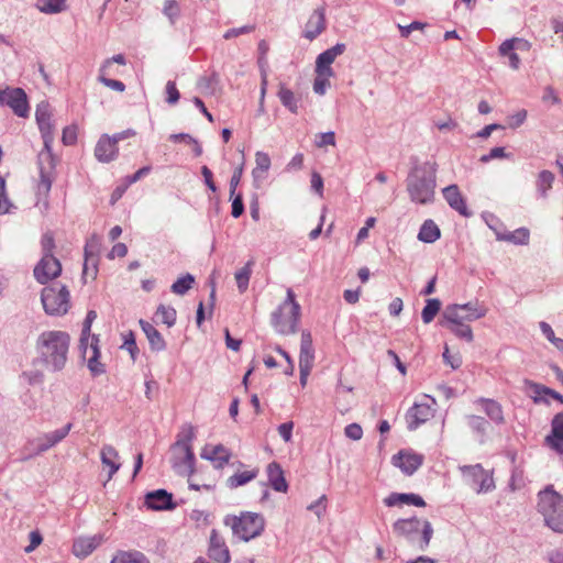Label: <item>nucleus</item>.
Here are the masks:
<instances>
[{"mask_svg":"<svg viewBox=\"0 0 563 563\" xmlns=\"http://www.w3.org/2000/svg\"><path fill=\"white\" fill-rule=\"evenodd\" d=\"M476 404H479L486 413V416L496 424H503L505 422L504 411L501 405L489 398H478Z\"/></svg>","mask_w":563,"mask_h":563,"instance_id":"29","label":"nucleus"},{"mask_svg":"<svg viewBox=\"0 0 563 563\" xmlns=\"http://www.w3.org/2000/svg\"><path fill=\"white\" fill-rule=\"evenodd\" d=\"M251 265L252 263L249 262L244 267L235 273V280L240 292H244L249 287L252 273Z\"/></svg>","mask_w":563,"mask_h":563,"instance_id":"49","label":"nucleus"},{"mask_svg":"<svg viewBox=\"0 0 563 563\" xmlns=\"http://www.w3.org/2000/svg\"><path fill=\"white\" fill-rule=\"evenodd\" d=\"M440 325L448 328L454 335L467 342L474 339L472 328L467 323H445L440 321Z\"/></svg>","mask_w":563,"mask_h":563,"instance_id":"42","label":"nucleus"},{"mask_svg":"<svg viewBox=\"0 0 563 563\" xmlns=\"http://www.w3.org/2000/svg\"><path fill=\"white\" fill-rule=\"evenodd\" d=\"M97 318V312L95 310H89L87 312L86 319L82 324L81 335L79 340V349L82 352L84 357L87 355L88 342L91 339V324Z\"/></svg>","mask_w":563,"mask_h":563,"instance_id":"37","label":"nucleus"},{"mask_svg":"<svg viewBox=\"0 0 563 563\" xmlns=\"http://www.w3.org/2000/svg\"><path fill=\"white\" fill-rule=\"evenodd\" d=\"M102 542L101 536L79 538L73 544V553L77 558H86Z\"/></svg>","mask_w":563,"mask_h":563,"instance_id":"28","label":"nucleus"},{"mask_svg":"<svg viewBox=\"0 0 563 563\" xmlns=\"http://www.w3.org/2000/svg\"><path fill=\"white\" fill-rule=\"evenodd\" d=\"M100 247L101 238L97 234H92L85 244L84 274H88L89 269H91L92 276L95 277L97 275Z\"/></svg>","mask_w":563,"mask_h":563,"instance_id":"14","label":"nucleus"},{"mask_svg":"<svg viewBox=\"0 0 563 563\" xmlns=\"http://www.w3.org/2000/svg\"><path fill=\"white\" fill-rule=\"evenodd\" d=\"M555 176L550 170H542L537 178V190L542 198H547L548 191L552 188Z\"/></svg>","mask_w":563,"mask_h":563,"instance_id":"43","label":"nucleus"},{"mask_svg":"<svg viewBox=\"0 0 563 563\" xmlns=\"http://www.w3.org/2000/svg\"><path fill=\"white\" fill-rule=\"evenodd\" d=\"M441 236L439 227L433 220H426L418 233V239L424 243H433Z\"/></svg>","mask_w":563,"mask_h":563,"instance_id":"38","label":"nucleus"},{"mask_svg":"<svg viewBox=\"0 0 563 563\" xmlns=\"http://www.w3.org/2000/svg\"><path fill=\"white\" fill-rule=\"evenodd\" d=\"M195 283V277L191 274L178 278L170 287L172 291L176 295H185Z\"/></svg>","mask_w":563,"mask_h":563,"instance_id":"47","label":"nucleus"},{"mask_svg":"<svg viewBox=\"0 0 563 563\" xmlns=\"http://www.w3.org/2000/svg\"><path fill=\"white\" fill-rule=\"evenodd\" d=\"M166 101L169 104H175L180 98V93L176 87V84L172 80L167 81L166 84Z\"/></svg>","mask_w":563,"mask_h":563,"instance_id":"59","label":"nucleus"},{"mask_svg":"<svg viewBox=\"0 0 563 563\" xmlns=\"http://www.w3.org/2000/svg\"><path fill=\"white\" fill-rule=\"evenodd\" d=\"M433 416L432 408L427 404H415L406 416L408 428L410 430L417 429L420 424L428 421Z\"/></svg>","mask_w":563,"mask_h":563,"instance_id":"20","label":"nucleus"},{"mask_svg":"<svg viewBox=\"0 0 563 563\" xmlns=\"http://www.w3.org/2000/svg\"><path fill=\"white\" fill-rule=\"evenodd\" d=\"M325 29V10L318 8L310 15L305 30V37L312 41L320 35Z\"/></svg>","mask_w":563,"mask_h":563,"instance_id":"21","label":"nucleus"},{"mask_svg":"<svg viewBox=\"0 0 563 563\" xmlns=\"http://www.w3.org/2000/svg\"><path fill=\"white\" fill-rule=\"evenodd\" d=\"M440 321L445 323H466L473 320L467 313L462 311L459 303H453L445 307Z\"/></svg>","mask_w":563,"mask_h":563,"instance_id":"32","label":"nucleus"},{"mask_svg":"<svg viewBox=\"0 0 563 563\" xmlns=\"http://www.w3.org/2000/svg\"><path fill=\"white\" fill-rule=\"evenodd\" d=\"M200 455L202 459L213 462L217 468H222L231 459L230 451L222 444L206 446Z\"/></svg>","mask_w":563,"mask_h":563,"instance_id":"23","label":"nucleus"},{"mask_svg":"<svg viewBox=\"0 0 563 563\" xmlns=\"http://www.w3.org/2000/svg\"><path fill=\"white\" fill-rule=\"evenodd\" d=\"M547 444L563 454V412L556 413L551 421V434L545 438Z\"/></svg>","mask_w":563,"mask_h":563,"instance_id":"19","label":"nucleus"},{"mask_svg":"<svg viewBox=\"0 0 563 563\" xmlns=\"http://www.w3.org/2000/svg\"><path fill=\"white\" fill-rule=\"evenodd\" d=\"M156 316L159 317L162 322L165 323L168 328L176 323L177 312L173 307L159 305L156 311Z\"/></svg>","mask_w":563,"mask_h":563,"instance_id":"50","label":"nucleus"},{"mask_svg":"<svg viewBox=\"0 0 563 563\" xmlns=\"http://www.w3.org/2000/svg\"><path fill=\"white\" fill-rule=\"evenodd\" d=\"M345 435L354 441L361 440L363 437L362 427L358 423H350L344 429Z\"/></svg>","mask_w":563,"mask_h":563,"instance_id":"58","label":"nucleus"},{"mask_svg":"<svg viewBox=\"0 0 563 563\" xmlns=\"http://www.w3.org/2000/svg\"><path fill=\"white\" fill-rule=\"evenodd\" d=\"M90 356L87 360V366L92 376H99L106 372L104 365L99 361L100 349H99V336L92 335L90 343L88 342L87 353Z\"/></svg>","mask_w":563,"mask_h":563,"instance_id":"25","label":"nucleus"},{"mask_svg":"<svg viewBox=\"0 0 563 563\" xmlns=\"http://www.w3.org/2000/svg\"><path fill=\"white\" fill-rule=\"evenodd\" d=\"M60 273L62 264L55 256H42L33 271L35 279L42 285L57 278Z\"/></svg>","mask_w":563,"mask_h":563,"instance_id":"12","label":"nucleus"},{"mask_svg":"<svg viewBox=\"0 0 563 563\" xmlns=\"http://www.w3.org/2000/svg\"><path fill=\"white\" fill-rule=\"evenodd\" d=\"M108 74H109V70H107V73H103L102 69L100 68L98 80L101 84H103L106 87H108L112 90L123 92L125 90V85L120 80L108 78L107 77Z\"/></svg>","mask_w":563,"mask_h":563,"instance_id":"54","label":"nucleus"},{"mask_svg":"<svg viewBox=\"0 0 563 563\" xmlns=\"http://www.w3.org/2000/svg\"><path fill=\"white\" fill-rule=\"evenodd\" d=\"M71 427H73L71 423H67L65 427H63L58 430L45 433L44 437H45V439H47V445L41 444V446H36L35 455L47 451L48 449L53 448L54 445L59 443L62 440H64L67 437V434L69 433Z\"/></svg>","mask_w":563,"mask_h":563,"instance_id":"33","label":"nucleus"},{"mask_svg":"<svg viewBox=\"0 0 563 563\" xmlns=\"http://www.w3.org/2000/svg\"><path fill=\"white\" fill-rule=\"evenodd\" d=\"M41 301L47 314L63 316L70 308V294L65 285L44 287L41 294Z\"/></svg>","mask_w":563,"mask_h":563,"instance_id":"9","label":"nucleus"},{"mask_svg":"<svg viewBox=\"0 0 563 563\" xmlns=\"http://www.w3.org/2000/svg\"><path fill=\"white\" fill-rule=\"evenodd\" d=\"M258 475V470L254 468L251 471H244L235 473L234 475L230 476L227 479V486L231 489L238 488L240 486H243L251 481L255 479Z\"/></svg>","mask_w":563,"mask_h":563,"instance_id":"39","label":"nucleus"},{"mask_svg":"<svg viewBox=\"0 0 563 563\" xmlns=\"http://www.w3.org/2000/svg\"><path fill=\"white\" fill-rule=\"evenodd\" d=\"M111 563H150V560L140 551H120L113 556Z\"/></svg>","mask_w":563,"mask_h":563,"instance_id":"40","label":"nucleus"},{"mask_svg":"<svg viewBox=\"0 0 563 563\" xmlns=\"http://www.w3.org/2000/svg\"><path fill=\"white\" fill-rule=\"evenodd\" d=\"M255 30V25H244V26H241V27H234V29H230L228 30L224 34H223V37L225 40H231L233 37H236L239 35H242V34H246V33H251Z\"/></svg>","mask_w":563,"mask_h":563,"instance_id":"61","label":"nucleus"},{"mask_svg":"<svg viewBox=\"0 0 563 563\" xmlns=\"http://www.w3.org/2000/svg\"><path fill=\"white\" fill-rule=\"evenodd\" d=\"M394 464L405 474L412 475L422 464L423 457L416 453L399 452L393 457Z\"/></svg>","mask_w":563,"mask_h":563,"instance_id":"22","label":"nucleus"},{"mask_svg":"<svg viewBox=\"0 0 563 563\" xmlns=\"http://www.w3.org/2000/svg\"><path fill=\"white\" fill-rule=\"evenodd\" d=\"M207 554L213 563L231 562L229 547L224 538L216 529H212L210 532Z\"/></svg>","mask_w":563,"mask_h":563,"instance_id":"13","label":"nucleus"},{"mask_svg":"<svg viewBox=\"0 0 563 563\" xmlns=\"http://www.w3.org/2000/svg\"><path fill=\"white\" fill-rule=\"evenodd\" d=\"M139 323L148 340L151 349L153 351L165 350L166 342L162 334L155 329V327L143 319H141Z\"/></svg>","mask_w":563,"mask_h":563,"instance_id":"31","label":"nucleus"},{"mask_svg":"<svg viewBox=\"0 0 563 563\" xmlns=\"http://www.w3.org/2000/svg\"><path fill=\"white\" fill-rule=\"evenodd\" d=\"M255 168L252 172L254 177V181H257L260 178H264V174H266L271 167V158L268 154L264 152H256L255 154Z\"/></svg>","mask_w":563,"mask_h":563,"instance_id":"41","label":"nucleus"},{"mask_svg":"<svg viewBox=\"0 0 563 563\" xmlns=\"http://www.w3.org/2000/svg\"><path fill=\"white\" fill-rule=\"evenodd\" d=\"M394 532L398 536L406 537L410 540L415 539V534L421 529V537L418 541V548L424 551L433 536V528L428 520H420L417 517L409 519H398L393 526Z\"/></svg>","mask_w":563,"mask_h":563,"instance_id":"8","label":"nucleus"},{"mask_svg":"<svg viewBox=\"0 0 563 563\" xmlns=\"http://www.w3.org/2000/svg\"><path fill=\"white\" fill-rule=\"evenodd\" d=\"M267 476L272 488L276 492L286 493L288 484L285 479L284 472L280 465L276 462H272L267 465Z\"/></svg>","mask_w":563,"mask_h":563,"instance_id":"30","label":"nucleus"},{"mask_svg":"<svg viewBox=\"0 0 563 563\" xmlns=\"http://www.w3.org/2000/svg\"><path fill=\"white\" fill-rule=\"evenodd\" d=\"M443 197L449 203V206L457 211L461 216L468 218L472 216V212L467 209L466 201L462 196L459 187L456 185H450L445 187L443 190Z\"/></svg>","mask_w":563,"mask_h":563,"instance_id":"18","label":"nucleus"},{"mask_svg":"<svg viewBox=\"0 0 563 563\" xmlns=\"http://www.w3.org/2000/svg\"><path fill=\"white\" fill-rule=\"evenodd\" d=\"M223 522L231 528L234 537L244 542L260 537L266 525L263 515L252 511H242L239 516L228 515Z\"/></svg>","mask_w":563,"mask_h":563,"instance_id":"5","label":"nucleus"},{"mask_svg":"<svg viewBox=\"0 0 563 563\" xmlns=\"http://www.w3.org/2000/svg\"><path fill=\"white\" fill-rule=\"evenodd\" d=\"M526 119H527V111L523 110V109L519 110L515 114L508 117V126L511 128V129H517L521 124H523Z\"/></svg>","mask_w":563,"mask_h":563,"instance_id":"62","label":"nucleus"},{"mask_svg":"<svg viewBox=\"0 0 563 563\" xmlns=\"http://www.w3.org/2000/svg\"><path fill=\"white\" fill-rule=\"evenodd\" d=\"M122 349H126L131 355V358L133 361L136 360L137 355H139V347L136 345V342H135V335H134V332L133 331H128L123 334V345H122Z\"/></svg>","mask_w":563,"mask_h":563,"instance_id":"52","label":"nucleus"},{"mask_svg":"<svg viewBox=\"0 0 563 563\" xmlns=\"http://www.w3.org/2000/svg\"><path fill=\"white\" fill-rule=\"evenodd\" d=\"M498 241H506L516 245H528L530 240V231L522 227L512 232L497 233Z\"/></svg>","mask_w":563,"mask_h":563,"instance_id":"35","label":"nucleus"},{"mask_svg":"<svg viewBox=\"0 0 563 563\" xmlns=\"http://www.w3.org/2000/svg\"><path fill=\"white\" fill-rule=\"evenodd\" d=\"M509 155L505 152V148L504 147H494L490 150V152L486 155H483L481 157V162L482 163H487L492 159H495V158H506L508 157Z\"/></svg>","mask_w":563,"mask_h":563,"instance_id":"63","label":"nucleus"},{"mask_svg":"<svg viewBox=\"0 0 563 563\" xmlns=\"http://www.w3.org/2000/svg\"><path fill=\"white\" fill-rule=\"evenodd\" d=\"M442 356L444 363L450 365L453 369H457L462 365V358L460 354L451 355L448 345L444 346V352Z\"/></svg>","mask_w":563,"mask_h":563,"instance_id":"57","label":"nucleus"},{"mask_svg":"<svg viewBox=\"0 0 563 563\" xmlns=\"http://www.w3.org/2000/svg\"><path fill=\"white\" fill-rule=\"evenodd\" d=\"M468 427L476 433L484 435L489 427V422L476 415H470L466 417Z\"/></svg>","mask_w":563,"mask_h":563,"instance_id":"48","label":"nucleus"},{"mask_svg":"<svg viewBox=\"0 0 563 563\" xmlns=\"http://www.w3.org/2000/svg\"><path fill=\"white\" fill-rule=\"evenodd\" d=\"M101 463L104 467H108V481L120 470L121 464L118 462L119 453L110 444H104L100 451Z\"/></svg>","mask_w":563,"mask_h":563,"instance_id":"27","label":"nucleus"},{"mask_svg":"<svg viewBox=\"0 0 563 563\" xmlns=\"http://www.w3.org/2000/svg\"><path fill=\"white\" fill-rule=\"evenodd\" d=\"M314 362V349L312 336L309 331L301 332L299 367L312 368Z\"/></svg>","mask_w":563,"mask_h":563,"instance_id":"24","label":"nucleus"},{"mask_svg":"<svg viewBox=\"0 0 563 563\" xmlns=\"http://www.w3.org/2000/svg\"><path fill=\"white\" fill-rule=\"evenodd\" d=\"M407 191L412 202L428 205L434 200L437 186L435 168L430 163L416 165L409 172L407 179Z\"/></svg>","mask_w":563,"mask_h":563,"instance_id":"3","label":"nucleus"},{"mask_svg":"<svg viewBox=\"0 0 563 563\" xmlns=\"http://www.w3.org/2000/svg\"><path fill=\"white\" fill-rule=\"evenodd\" d=\"M51 110L47 102L37 104L35 111L36 122L42 133L44 147L37 155V165L40 172V181L37 184V195L47 197L52 184L56 177V158L52 152L53 124L51 122Z\"/></svg>","mask_w":563,"mask_h":563,"instance_id":"1","label":"nucleus"},{"mask_svg":"<svg viewBox=\"0 0 563 563\" xmlns=\"http://www.w3.org/2000/svg\"><path fill=\"white\" fill-rule=\"evenodd\" d=\"M525 385L533 391L534 395L532 396V398H533L534 402L542 401L543 399L541 396L548 395V396H551L552 398L559 400L561 404H563V395L559 394L558 391H555L549 387H545L541 384L534 383L529 379L525 380Z\"/></svg>","mask_w":563,"mask_h":563,"instance_id":"36","label":"nucleus"},{"mask_svg":"<svg viewBox=\"0 0 563 563\" xmlns=\"http://www.w3.org/2000/svg\"><path fill=\"white\" fill-rule=\"evenodd\" d=\"M41 245L43 252L42 256H54L53 252L55 249V240L51 232H46L43 234Z\"/></svg>","mask_w":563,"mask_h":563,"instance_id":"55","label":"nucleus"},{"mask_svg":"<svg viewBox=\"0 0 563 563\" xmlns=\"http://www.w3.org/2000/svg\"><path fill=\"white\" fill-rule=\"evenodd\" d=\"M277 96L282 102V104L288 109L291 113H298V103L300 101V97L296 96L294 91L287 88L284 84H279V89Z\"/></svg>","mask_w":563,"mask_h":563,"instance_id":"34","label":"nucleus"},{"mask_svg":"<svg viewBox=\"0 0 563 563\" xmlns=\"http://www.w3.org/2000/svg\"><path fill=\"white\" fill-rule=\"evenodd\" d=\"M117 144L115 140L108 134H103L95 147L96 158L101 163H109L115 159L119 152Z\"/></svg>","mask_w":563,"mask_h":563,"instance_id":"17","label":"nucleus"},{"mask_svg":"<svg viewBox=\"0 0 563 563\" xmlns=\"http://www.w3.org/2000/svg\"><path fill=\"white\" fill-rule=\"evenodd\" d=\"M299 319L300 305L292 289L288 288L285 301L272 314V324L278 333L287 335L297 331Z\"/></svg>","mask_w":563,"mask_h":563,"instance_id":"7","label":"nucleus"},{"mask_svg":"<svg viewBox=\"0 0 563 563\" xmlns=\"http://www.w3.org/2000/svg\"><path fill=\"white\" fill-rule=\"evenodd\" d=\"M460 470L466 484L477 493L489 492L495 487L492 475L481 464L464 465Z\"/></svg>","mask_w":563,"mask_h":563,"instance_id":"10","label":"nucleus"},{"mask_svg":"<svg viewBox=\"0 0 563 563\" xmlns=\"http://www.w3.org/2000/svg\"><path fill=\"white\" fill-rule=\"evenodd\" d=\"M145 506L152 510H172L176 507L173 495L165 489H156L145 495Z\"/></svg>","mask_w":563,"mask_h":563,"instance_id":"15","label":"nucleus"},{"mask_svg":"<svg viewBox=\"0 0 563 563\" xmlns=\"http://www.w3.org/2000/svg\"><path fill=\"white\" fill-rule=\"evenodd\" d=\"M37 9L46 14H56L66 10V0H38Z\"/></svg>","mask_w":563,"mask_h":563,"instance_id":"44","label":"nucleus"},{"mask_svg":"<svg viewBox=\"0 0 563 563\" xmlns=\"http://www.w3.org/2000/svg\"><path fill=\"white\" fill-rule=\"evenodd\" d=\"M345 49L346 46L344 43H336L334 46L325 49L318 55L316 59V69H320L322 73L328 75H334L331 65L338 56L345 52Z\"/></svg>","mask_w":563,"mask_h":563,"instance_id":"16","label":"nucleus"},{"mask_svg":"<svg viewBox=\"0 0 563 563\" xmlns=\"http://www.w3.org/2000/svg\"><path fill=\"white\" fill-rule=\"evenodd\" d=\"M318 137H319V140L316 141V145L318 147H323L327 145H335V134L332 131L325 132V133H320L318 135Z\"/></svg>","mask_w":563,"mask_h":563,"instance_id":"64","label":"nucleus"},{"mask_svg":"<svg viewBox=\"0 0 563 563\" xmlns=\"http://www.w3.org/2000/svg\"><path fill=\"white\" fill-rule=\"evenodd\" d=\"M232 199V210L231 214L233 218H239L244 212V205H243V198L241 194L234 195L231 197Z\"/></svg>","mask_w":563,"mask_h":563,"instance_id":"60","label":"nucleus"},{"mask_svg":"<svg viewBox=\"0 0 563 563\" xmlns=\"http://www.w3.org/2000/svg\"><path fill=\"white\" fill-rule=\"evenodd\" d=\"M163 13L168 18L172 24H175L176 20L180 15V8L176 0H165Z\"/></svg>","mask_w":563,"mask_h":563,"instance_id":"53","label":"nucleus"},{"mask_svg":"<svg viewBox=\"0 0 563 563\" xmlns=\"http://www.w3.org/2000/svg\"><path fill=\"white\" fill-rule=\"evenodd\" d=\"M516 45H523L526 46L527 45V42L520 40V38H510V40H506L505 42L501 43V45L499 46V53L500 55L503 56H507L509 55L510 53L514 52V49L516 48Z\"/></svg>","mask_w":563,"mask_h":563,"instance_id":"56","label":"nucleus"},{"mask_svg":"<svg viewBox=\"0 0 563 563\" xmlns=\"http://www.w3.org/2000/svg\"><path fill=\"white\" fill-rule=\"evenodd\" d=\"M194 439L195 428L191 424H186L172 446V466L179 475L190 476L195 471V454L191 446Z\"/></svg>","mask_w":563,"mask_h":563,"instance_id":"4","label":"nucleus"},{"mask_svg":"<svg viewBox=\"0 0 563 563\" xmlns=\"http://www.w3.org/2000/svg\"><path fill=\"white\" fill-rule=\"evenodd\" d=\"M538 510L549 528L563 532V496L553 486L549 485L538 494Z\"/></svg>","mask_w":563,"mask_h":563,"instance_id":"6","label":"nucleus"},{"mask_svg":"<svg viewBox=\"0 0 563 563\" xmlns=\"http://www.w3.org/2000/svg\"><path fill=\"white\" fill-rule=\"evenodd\" d=\"M460 307H461L462 311L467 313L473 321L485 317L487 313L486 308L481 307L474 302L463 303V305H460Z\"/></svg>","mask_w":563,"mask_h":563,"instance_id":"51","label":"nucleus"},{"mask_svg":"<svg viewBox=\"0 0 563 563\" xmlns=\"http://www.w3.org/2000/svg\"><path fill=\"white\" fill-rule=\"evenodd\" d=\"M70 335L65 331L49 330L42 332L35 344L37 361L51 372L65 368L68 358Z\"/></svg>","mask_w":563,"mask_h":563,"instance_id":"2","label":"nucleus"},{"mask_svg":"<svg viewBox=\"0 0 563 563\" xmlns=\"http://www.w3.org/2000/svg\"><path fill=\"white\" fill-rule=\"evenodd\" d=\"M316 78L313 80V91L317 95L323 96L327 89L330 87V77L333 75H328L322 73L320 69H314Z\"/></svg>","mask_w":563,"mask_h":563,"instance_id":"46","label":"nucleus"},{"mask_svg":"<svg viewBox=\"0 0 563 563\" xmlns=\"http://www.w3.org/2000/svg\"><path fill=\"white\" fill-rule=\"evenodd\" d=\"M387 507H395L401 505H413L416 507H424L423 498L413 493H391L384 499Z\"/></svg>","mask_w":563,"mask_h":563,"instance_id":"26","label":"nucleus"},{"mask_svg":"<svg viewBox=\"0 0 563 563\" xmlns=\"http://www.w3.org/2000/svg\"><path fill=\"white\" fill-rule=\"evenodd\" d=\"M441 309V301L437 298L428 299L427 305L422 309L421 318L422 321L428 324L430 323Z\"/></svg>","mask_w":563,"mask_h":563,"instance_id":"45","label":"nucleus"},{"mask_svg":"<svg viewBox=\"0 0 563 563\" xmlns=\"http://www.w3.org/2000/svg\"><path fill=\"white\" fill-rule=\"evenodd\" d=\"M0 104L8 106L19 117H26L29 111L27 97L22 88L0 89Z\"/></svg>","mask_w":563,"mask_h":563,"instance_id":"11","label":"nucleus"}]
</instances>
